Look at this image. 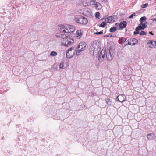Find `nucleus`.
<instances>
[{"label":"nucleus","instance_id":"1","mask_svg":"<svg viewBox=\"0 0 156 156\" xmlns=\"http://www.w3.org/2000/svg\"><path fill=\"white\" fill-rule=\"evenodd\" d=\"M66 34L64 38L60 39V42L61 45L65 47H69L74 42L73 39L67 36Z\"/></svg>","mask_w":156,"mask_h":156},{"label":"nucleus","instance_id":"2","mask_svg":"<svg viewBox=\"0 0 156 156\" xmlns=\"http://www.w3.org/2000/svg\"><path fill=\"white\" fill-rule=\"evenodd\" d=\"M75 21L76 23L82 25H85L88 22L87 18L81 16H76L75 17Z\"/></svg>","mask_w":156,"mask_h":156},{"label":"nucleus","instance_id":"3","mask_svg":"<svg viewBox=\"0 0 156 156\" xmlns=\"http://www.w3.org/2000/svg\"><path fill=\"white\" fill-rule=\"evenodd\" d=\"M76 54V49L75 47H72L67 50L66 53V57L68 58H71L74 55Z\"/></svg>","mask_w":156,"mask_h":156},{"label":"nucleus","instance_id":"4","mask_svg":"<svg viewBox=\"0 0 156 156\" xmlns=\"http://www.w3.org/2000/svg\"><path fill=\"white\" fill-rule=\"evenodd\" d=\"M86 45V43L84 42H80L79 43L77 47L76 48V55H79L80 53L84 51L85 49Z\"/></svg>","mask_w":156,"mask_h":156},{"label":"nucleus","instance_id":"5","mask_svg":"<svg viewBox=\"0 0 156 156\" xmlns=\"http://www.w3.org/2000/svg\"><path fill=\"white\" fill-rule=\"evenodd\" d=\"M117 20V17L115 16H113L108 17L105 19V22L107 23H112L115 22Z\"/></svg>","mask_w":156,"mask_h":156},{"label":"nucleus","instance_id":"6","mask_svg":"<svg viewBox=\"0 0 156 156\" xmlns=\"http://www.w3.org/2000/svg\"><path fill=\"white\" fill-rule=\"evenodd\" d=\"M58 28L61 33L66 34V26H65L63 25H60L58 26Z\"/></svg>","mask_w":156,"mask_h":156},{"label":"nucleus","instance_id":"7","mask_svg":"<svg viewBox=\"0 0 156 156\" xmlns=\"http://www.w3.org/2000/svg\"><path fill=\"white\" fill-rule=\"evenodd\" d=\"M68 61H61L60 64V69H64L69 66Z\"/></svg>","mask_w":156,"mask_h":156},{"label":"nucleus","instance_id":"8","mask_svg":"<svg viewBox=\"0 0 156 156\" xmlns=\"http://www.w3.org/2000/svg\"><path fill=\"white\" fill-rule=\"evenodd\" d=\"M147 44L149 47L152 48H156V41H149Z\"/></svg>","mask_w":156,"mask_h":156},{"label":"nucleus","instance_id":"9","mask_svg":"<svg viewBox=\"0 0 156 156\" xmlns=\"http://www.w3.org/2000/svg\"><path fill=\"white\" fill-rule=\"evenodd\" d=\"M126 99V96L124 95L120 94L117 97L116 100L122 102L124 101H125Z\"/></svg>","mask_w":156,"mask_h":156},{"label":"nucleus","instance_id":"10","mask_svg":"<svg viewBox=\"0 0 156 156\" xmlns=\"http://www.w3.org/2000/svg\"><path fill=\"white\" fill-rule=\"evenodd\" d=\"M66 28V34L68 33L72 32L75 30V27L72 25H67Z\"/></svg>","mask_w":156,"mask_h":156},{"label":"nucleus","instance_id":"11","mask_svg":"<svg viewBox=\"0 0 156 156\" xmlns=\"http://www.w3.org/2000/svg\"><path fill=\"white\" fill-rule=\"evenodd\" d=\"M115 55V54L112 53H109L106 55V57L108 60H111Z\"/></svg>","mask_w":156,"mask_h":156},{"label":"nucleus","instance_id":"12","mask_svg":"<svg viewBox=\"0 0 156 156\" xmlns=\"http://www.w3.org/2000/svg\"><path fill=\"white\" fill-rule=\"evenodd\" d=\"M66 35V34H63L61 33H57L55 34V36L57 38L61 39L64 38Z\"/></svg>","mask_w":156,"mask_h":156},{"label":"nucleus","instance_id":"13","mask_svg":"<svg viewBox=\"0 0 156 156\" xmlns=\"http://www.w3.org/2000/svg\"><path fill=\"white\" fill-rule=\"evenodd\" d=\"M83 34V32L80 30H78L76 32V37L77 39H80Z\"/></svg>","mask_w":156,"mask_h":156},{"label":"nucleus","instance_id":"14","mask_svg":"<svg viewBox=\"0 0 156 156\" xmlns=\"http://www.w3.org/2000/svg\"><path fill=\"white\" fill-rule=\"evenodd\" d=\"M94 7L96 9L98 10L101 9L102 7L101 4L100 3L97 2L96 3Z\"/></svg>","mask_w":156,"mask_h":156},{"label":"nucleus","instance_id":"15","mask_svg":"<svg viewBox=\"0 0 156 156\" xmlns=\"http://www.w3.org/2000/svg\"><path fill=\"white\" fill-rule=\"evenodd\" d=\"M106 53V51L105 50H102L101 53H100L99 55V59L100 60V58H104L105 56V55Z\"/></svg>","mask_w":156,"mask_h":156},{"label":"nucleus","instance_id":"16","mask_svg":"<svg viewBox=\"0 0 156 156\" xmlns=\"http://www.w3.org/2000/svg\"><path fill=\"white\" fill-rule=\"evenodd\" d=\"M127 23L126 21L121 22L119 23V28H123L126 27Z\"/></svg>","mask_w":156,"mask_h":156},{"label":"nucleus","instance_id":"17","mask_svg":"<svg viewBox=\"0 0 156 156\" xmlns=\"http://www.w3.org/2000/svg\"><path fill=\"white\" fill-rule=\"evenodd\" d=\"M141 27V26H139L137 27H136V31L134 32V34L135 35H136L137 34H139V30H141L140 28Z\"/></svg>","mask_w":156,"mask_h":156},{"label":"nucleus","instance_id":"18","mask_svg":"<svg viewBox=\"0 0 156 156\" xmlns=\"http://www.w3.org/2000/svg\"><path fill=\"white\" fill-rule=\"evenodd\" d=\"M90 1L89 2V5L90 6H94V5H95L96 3L97 2L96 0H90Z\"/></svg>","mask_w":156,"mask_h":156},{"label":"nucleus","instance_id":"19","mask_svg":"<svg viewBox=\"0 0 156 156\" xmlns=\"http://www.w3.org/2000/svg\"><path fill=\"white\" fill-rule=\"evenodd\" d=\"M115 49L114 45H112V46H110L109 47V52L110 53H113L115 54L113 51Z\"/></svg>","mask_w":156,"mask_h":156},{"label":"nucleus","instance_id":"20","mask_svg":"<svg viewBox=\"0 0 156 156\" xmlns=\"http://www.w3.org/2000/svg\"><path fill=\"white\" fill-rule=\"evenodd\" d=\"M141 26V27L140 28L141 30H143L145 28H146L147 27V26L146 25L145 23H143V22H140L139 26Z\"/></svg>","mask_w":156,"mask_h":156},{"label":"nucleus","instance_id":"21","mask_svg":"<svg viewBox=\"0 0 156 156\" xmlns=\"http://www.w3.org/2000/svg\"><path fill=\"white\" fill-rule=\"evenodd\" d=\"M106 103L109 106H111L112 105V101L109 98L107 99Z\"/></svg>","mask_w":156,"mask_h":156},{"label":"nucleus","instance_id":"22","mask_svg":"<svg viewBox=\"0 0 156 156\" xmlns=\"http://www.w3.org/2000/svg\"><path fill=\"white\" fill-rule=\"evenodd\" d=\"M117 30V28L116 27H112L110 29V32H114L116 31Z\"/></svg>","mask_w":156,"mask_h":156},{"label":"nucleus","instance_id":"23","mask_svg":"<svg viewBox=\"0 0 156 156\" xmlns=\"http://www.w3.org/2000/svg\"><path fill=\"white\" fill-rule=\"evenodd\" d=\"M106 22H105H105H102L101 23L99 27H105V26H106L107 25L106 24Z\"/></svg>","mask_w":156,"mask_h":156},{"label":"nucleus","instance_id":"24","mask_svg":"<svg viewBox=\"0 0 156 156\" xmlns=\"http://www.w3.org/2000/svg\"><path fill=\"white\" fill-rule=\"evenodd\" d=\"M154 134L153 133H151L150 134H148L147 135V138L148 139H151L152 137L154 136Z\"/></svg>","mask_w":156,"mask_h":156},{"label":"nucleus","instance_id":"25","mask_svg":"<svg viewBox=\"0 0 156 156\" xmlns=\"http://www.w3.org/2000/svg\"><path fill=\"white\" fill-rule=\"evenodd\" d=\"M57 53L55 51H52L50 54V55L51 56H55L57 55Z\"/></svg>","mask_w":156,"mask_h":156},{"label":"nucleus","instance_id":"26","mask_svg":"<svg viewBox=\"0 0 156 156\" xmlns=\"http://www.w3.org/2000/svg\"><path fill=\"white\" fill-rule=\"evenodd\" d=\"M95 16L98 19H100V13L99 12H97L95 14Z\"/></svg>","mask_w":156,"mask_h":156},{"label":"nucleus","instance_id":"27","mask_svg":"<svg viewBox=\"0 0 156 156\" xmlns=\"http://www.w3.org/2000/svg\"><path fill=\"white\" fill-rule=\"evenodd\" d=\"M146 20V18L145 16H143L142 17H141L140 20V21L141 22H142L143 21H145Z\"/></svg>","mask_w":156,"mask_h":156},{"label":"nucleus","instance_id":"28","mask_svg":"<svg viewBox=\"0 0 156 156\" xmlns=\"http://www.w3.org/2000/svg\"><path fill=\"white\" fill-rule=\"evenodd\" d=\"M146 33L144 31H142L140 34V35H146Z\"/></svg>","mask_w":156,"mask_h":156},{"label":"nucleus","instance_id":"29","mask_svg":"<svg viewBox=\"0 0 156 156\" xmlns=\"http://www.w3.org/2000/svg\"><path fill=\"white\" fill-rule=\"evenodd\" d=\"M148 5V4L147 3L143 4L141 5V7L143 8H145Z\"/></svg>","mask_w":156,"mask_h":156},{"label":"nucleus","instance_id":"30","mask_svg":"<svg viewBox=\"0 0 156 156\" xmlns=\"http://www.w3.org/2000/svg\"><path fill=\"white\" fill-rule=\"evenodd\" d=\"M136 16V13H133L129 17V18L131 19L134 16Z\"/></svg>","mask_w":156,"mask_h":156},{"label":"nucleus","instance_id":"31","mask_svg":"<svg viewBox=\"0 0 156 156\" xmlns=\"http://www.w3.org/2000/svg\"><path fill=\"white\" fill-rule=\"evenodd\" d=\"M131 41L133 42H138V41L135 38H133L132 39V40Z\"/></svg>","mask_w":156,"mask_h":156},{"label":"nucleus","instance_id":"32","mask_svg":"<svg viewBox=\"0 0 156 156\" xmlns=\"http://www.w3.org/2000/svg\"><path fill=\"white\" fill-rule=\"evenodd\" d=\"M126 41V39L124 37H122L121 39V41L122 42H124Z\"/></svg>","mask_w":156,"mask_h":156},{"label":"nucleus","instance_id":"33","mask_svg":"<svg viewBox=\"0 0 156 156\" xmlns=\"http://www.w3.org/2000/svg\"><path fill=\"white\" fill-rule=\"evenodd\" d=\"M103 32L102 31H100L99 32H97L96 33H95V34H102Z\"/></svg>","mask_w":156,"mask_h":156},{"label":"nucleus","instance_id":"34","mask_svg":"<svg viewBox=\"0 0 156 156\" xmlns=\"http://www.w3.org/2000/svg\"><path fill=\"white\" fill-rule=\"evenodd\" d=\"M115 26L116 27V28H117V27H119V23H117L115 24Z\"/></svg>","mask_w":156,"mask_h":156},{"label":"nucleus","instance_id":"35","mask_svg":"<svg viewBox=\"0 0 156 156\" xmlns=\"http://www.w3.org/2000/svg\"><path fill=\"white\" fill-rule=\"evenodd\" d=\"M138 42H133V43H132V45H135L137 44Z\"/></svg>","mask_w":156,"mask_h":156},{"label":"nucleus","instance_id":"36","mask_svg":"<svg viewBox=\"0 0 156 156\" xmlns=\"http://www.w3.org/2000/svg\"><path fill=\"white\" fill-rule=\"evenodd\" d=\"M132 45V43L130 42H128V44H126V45Z\"/></svg>","mask_w":156,"mask_h":156},{"label":"nucleus","instance_id":"37","mask_svg":"<svg viewBox=\"0 0 156 156\" xmlns=\"http://www.w3.org/2000/svg\"><path fill=\"white\" fill-rule=\"evenodd\" d=\"M152 20L153 21H155L156 22V18L152 19Z\"/></svg>","mask_w":156,"mask_h":156},{"label":"nucleus","instance_id":"38","mask_svg":"<svg viewBox=\"0 0 156 156\" xmlns=\"http://www.w3.org/2000/svg\"><path fill=\"white\" fill-rule=\"evenodd\" d=\"M102 2H106L108 1V0H102Z\"/></svg>","mask_w":156,"mask_h":156},{"label":"nucleus","instance_id":"39","mask_svg":"<svg viewBox=\"0 0 156 156\" xmlns=\"http://www.w3.org/2000/svg\"><path fill=\"white\" fill-rule=\"evenodd\" d=\"M149 33L150 34H151L152 35H153V34L152 32H149Z\"/></svg>","mask_w":156,"mask_h":156},{"label":"nucleus","instance_id":"40","mask_svg":"<svg viewBox=\"0 0 156 156\" xmlns=\"http://www.w3.org/2000/svg\"><path fill=\"white\" fill-rule=\"evenodd\" d=\"M136 13H137V14L138 13V12H136Z\"/></svg>","mask_w":156,"mask_h":156},{"label":"nucleus","instance_id":"41","mask_svg":"<svg viewBox=\"0 0 156 156\" xmlns=\"http://www.w3.org/2000/svg\"><path fill=\"white\" fill-rule=\"evenodd\" d=\"M104 37H106V36H104Z\"/></svg>","mask_w":156,"mask_h":156},{"label":"nucleus","instance_id":"42","mask_svg":"<svg viewBox=\"0 0 156 156\" xmlns=\"http://www.w3.org/2000/svg\"><path fill=\"white\" fill-rule=\"evenodd\" d=\"M104 37H106V36H104Z\"/></svg>","mask_w":156,"mask_h":156},{"label":"nucleus","instance_id":"43","mask_svg":"<svg viewBox=\"0 0 156 156\" xmlns=\"http://www.w3.org/2000/svg\"><path fill=\"white\" fill-rule=\"evenodd\" d=\"M104 37H106V36H104Z\"/></svg>","mask_w":156,"mask_h":156}]
</instances>
